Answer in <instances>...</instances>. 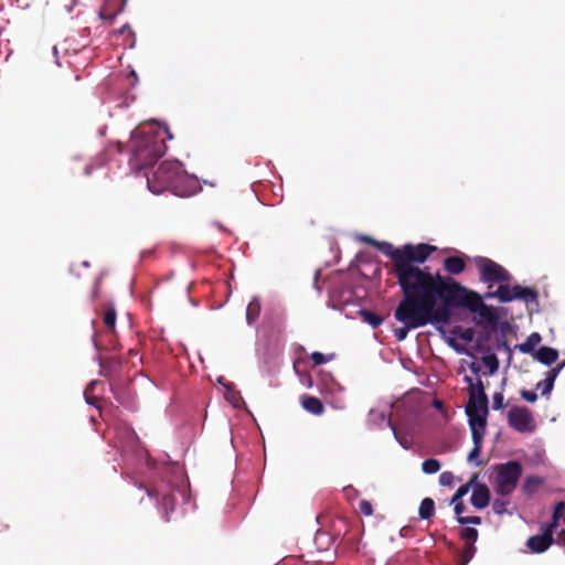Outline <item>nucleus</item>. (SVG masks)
<instances>
[{"mask_svg": "<svg viewBox=\"0 0 565 565\" xmlns=\"http://www.w3.org/2000/svg\"><path fill=\"white\" fill-rule=\"evenodd\" d=\"M469 428L471 430V438L473 445L483 446V438L487 430V418H470L468 419Z\"/></svg>", "mask_w": 565, "mask_h": 565, "instance_id": "obj_18", "label": "nucleus"}, {"mask_svg": "<svg viewBox=\"0 0 565 565\" xmlns=\"http://www.w3.org/2000/svg\"><path fill=\"white\" fill-rule=\"evenodd\" d=\"M102 278H98L95 282V287H94V291H93V296L96 297L97 296V290H98V285H99V281H100Z\"/></svg>", "mask_w": 565, "mask_h": 565, "instance_id": "obj_56", "label": "nucleus"}, {"mask_svg": "<svg viewBox=\"0 0 565 565\" xmlns=\"http://www.w3.org/2000/svg\"><path fill=\"white\" fill-rule=\"evenodd\" d=\"M551 544H552V532L550 529H547L541 535L531 536L526 542V546L533 553H543L551 546Z\"/></svg>", "mask_w": 565, "mask_h": 565, "instance_id": "obj_17", "label": "nucleus"}, {"mask_svg": "<svg viewBox=\"0 0 565 565\" xmlns=\"http://www.w3.org/2000/svg\"><path fill=\"white\" fill-rule=\"evenodd\" d=\"M437 302L403 296V299L395 309L394 317L402 324L408 327H424L427 323L444 324L448 320V312H435Z\"/></svg>", "mask_w": 565, "mask_h": 565, "instance_id": "obj_5", "label": "nucleus"}, {"mask_svg": "<svg viewBox=\"0 0 565 565\" xmlns=\"http://www.w3.org/2000/svg\"><path fill=\"white\" fill-rule=\"evenodd\" d=\"M394 434L395 439L404 449H411L413 446V439L409 435L401 433L394 426L391 427Z\"/></svg>", "mask_w": 565, "mask_h": 565, "instance_id": "obj_32", "label": "nucleus"}, {"mask_svg": "<svg viewBox=\"0 0 565 565\" xmlns=\"http://www.w3.org/2000/svg\"><path fill=\"white\" fill-rule=\"evenodd\" d=\"M522 472L523 467L516 460L499 465L494 478V492L501 497L510 495L516 489Z\"/></svg>", "mask_w": 565, "mask_h": 565, "instance_id": "obj_8", "label": "nucleus"}, {"mask_svg": "<svg viewBox=\"0 0 565 565\" xmlns=\"http://www.w3.org/2000/svg\"><path fill=\"white\" fill-rule=\"evenodd\" d=\"M435 250L436 247L429 244H405L402 252V263L409 267H420L419 264H424Z\"/></svg>", "mask_w": 565, "mask_h": 565, "instance_id": "obj_12", "label": "nucleus"}, {"mask_svg": "<svg viewBox=\"0 0 565 565\" xmlns=\"http://www.w3.org/2000/svg\"><path fill=\"white\" fill-rule=\"evenodd\" d=\"M369 424L372 427L383 428L392 427L391 414L388 409L373 408L369 413Z\"/></svg>", "mask_w": 565, "mask_h": 565, "instance_id": "obj_19", "label": "nucleus"}, {"mask_svg": "<svg viewBox=\"0 0 565 565\" xmlns=\"http://www.w3.org/2000/svg\"><path fill=\"white\" fill-rule=\"evenodd\" d=\"M360 241L364 242V243H367L370 245H373L375 246L381 253H383L385 256L390 257L393 263H394V267L393 269H397L398 266L402 263V252H403V246L399 247V248H395L393 246V244L388 243V242H385V241H376L370 236H366V235H361L359 237Z\"/></svg>", "mask_w": 565, "mask_h": 565, "instance_id": "obj_13", "label": "nucleus"}, {"mask_svg": "<svg viewBox=\"0 0 565 565\" xmlns=\"http://www.w3.org/2000/svg\"><path fill=\"white\" fill-rule=\"evenodd\" d=\"M542 483V479L537 477H527L523 484V490L525 492H531L534 487H537Z\"/></svg>", "mask_w": 565, "mask_h": 565, "instance_id": "obj_43", "label": "nucleus"}, {"mask_svg": "<svg viewBox=\"0 0 565 565\" xmlns=\"http://www.w3.org/2000/svg\"><path fill=\"white\" fill-rule=\"evenodd\" d=\"M260 313V301L258 297H254L246 308V321L250 326L253 324Z\"/></svg>", "mask_w": 565, "mask_h": 565, "instance_id": "obj_27", "label": "nucleus"}, {"mask_svg": "<svg viewBox=\"0 0 565 565\" xmlns=\"http://www.w3.org/2000/svg\"><path fill=\"white\" fill-rule=\"evenodd\" d=\"M77 3H78V2H77V0H71V3L65 6L66 11H67L68 13H71V12H72V10H73V8H74Z\"/></svg>", "mask_w": 565, "mask_h": 565, "instance_id": "obj_54", "label": "nucleus"}, {"mask_svg": "<svg viewBox=\"0 0 565 565\" xmlns=\"http://www.w3.org/2000/svg\"><path fill=\"white\" fill-rule=\"evenodd\" d=\"M359 315L363 322L367 323L372 328H377L383 323V318L367 309L359 310Z\"/></svg>", "mask_w": 565, "mask_h": 565, "instance_id": "obj_29", "label": "nucleus"}, {"mask_svg": "<svg viewBox=\"0 0 565 565\" xmlns=\"http://www.w3.org/2000/svg\"><path fill=\"white\" fill-rule=\"evenodd\" d=\"M454 504V511L457 516V522L462 525L473 524L479 525L481 523L480 516H462L461 514L466 510L465 504L461 501H456Z\"/></svg>", "mask_w": 565, "mask_h": 565, "instance_id": "obj_22", "label": "nucleus"}, {"mask_svg": "<svg viewBox=\"0 0 565 565\" xmlns=\"http://www.w3.org/2000/svg\"><path fill=\"white\" fill-rule=\"evenodd\" d=\"M99 384L98 381L94 380L92 381L87 387L84 391V397L88 405H92L96 407L97 409H100V406L97 404V398L92 396V393L94 392L95 387Z\"/></svg>", "mask_w": 565, "mask_h": 565, "instance_id": "obj_31", "label": "nucleus"}, {"mask_svg": "<svg viewBox=\"0 0 565 565\" xmlns=\"http://www.w3.org/2000/svg\"><path fill=\"white\" fill-rule=\"evenodd\" d=\"M128 78H129V79H132V81H131V85H132V86H135V85L137 84V82H138L137 73H136L134 70L129 72V74H128Z\"/></svg>", "mask_w": 565, "mask_h": 565, "instance_id": "obj_53", "label": "nucleus"}, {"mask_svg": "<svg viewBox=\"0 0 565 565\" xmlns=\"http://www.w3.org/2000/svg\"><path fill=\"white\" fill-rule=\"evenodd\" d=\"M172 138L169 128L154 120L134 129L130 140V170L138 174L157 162L167 151L166 140Z\"/></svg>", "mask_w": 565, "mask_h": 565, "instance_id": "obj_1", "label": "nucleus"}, {"mask_svg": "<svg viewBox=\"0 0 565 565\" xmlns=\"http://www.w3.org/2000/svg\"><path fill=\"white\" fill-rule=\"evenodd\" d=\"M115 447L119 448L122 457H129L145 462L146 467L152 471L157 470V462L148 457V454L141 448L138 436L135 430L126 425L119 424L115 428Z\"/></svg>", "mask_w": 565, "mask_h": 565, "instance_id": "obj_6", "label": "nucleus"}, {"mask_svg": "<svg viewBox=\"0 0 565 565\" xmlns=\"http://www.w3.org/2000/svg\"><path fill=\"white\" fill-rule=\"evenodd\" d=\"M53 54L56 56L57 55V47L56 46H53Z\"/></svg>", "mask_w": 565, "mask_h": 565, "instance_id": "obj_58", "label": "nucleus"}, {"mask_svg": "<svg viewBox=\"0 0 565 565\" xmlns=\"http://www.w3.org/2000/svg\"><path fill=\"white\" fill-rule=\"evenodd\" d=\"M435 405H436V407H440L441 403L440 402H436Z\"/></svg>", "mask_w": 565, "mask_h": 565, "instance_id": "obj_61", "label": "nucleus"}, {"mask_svg": "<svg viewBox=\"0 0 565 565\" xmlns=\"http://www.w3.org/2000/svg\"><path fill=\"white\" fill-rule=\"evenodd\" d=\"M520 395H521V397H522L524 401H526V402H529V403H534V402H536V399H537V395H536V393H535V392H533V391L522 390V391L520 392Z\"/></svg>", "mask_w": 565, "mask_h": 565, "instance_id": "obj_46", "label": "nucleus"}, {"mask_svg": "<svg viewBox=\"0 0 565 565\" xmlns=\"http://www.w3.org/2000/svg\"><path fill=\"white\" fill-rule=\"evenodd\" d=\"M443 303L447 308H467L471 312H478L483 316L487 306L483 298L478 294L468 290L452 278L448 282V288L444 290Z\"/></svg>", "mask_w": 565, "mask_h": 565, "instance_id": "obj_7", "label": "nucleus"}, {"mask_svg": "<svg viewBox=\"0 0 565 565\" xmlns=\"http://www.w3.org/2000/svg\"><path fill=\"white\" fill-rule=\"evenodd\" d=\"M482 450V446L473 445L472 449L468 454L467 461L470 465H473L476 467H479L482 465V460L480 459V454Z\"/></svg>", "mask_w": 565, "mask_h": 565, "instance_id": "obj_35", "label": "nucleus"}, {"mask_svg": "<svg viewBox=\"0 0 565 565\" xmlns=\"http://www.w3.org/2000/svg\"><path fill=\"white\" fill-rule=\"evenodd\" d=\"M470 502L478 510H482L488 507L490 502L489 488L483 483L476 484L472 489Z\"/></svg>", "mask_w": 565, "mask_h": 565, "instance_id": "obj_16", "label": "nucleus"}, {"mask_svg": "<svg viewBox=\"0 0 565 565\" xmlns=\"http://www.w3.org/2000/svg\"><path fill=\"white\" fill-rule=\"evenodd\" d=\"M147 186L153 194L170 191L178 196H191L200 190L199 180L189 174L178 160L162 161L151 177L145 173Z\"/></svg>", "mask_w": 565, "mask_h": 565, "instance_id": "obj_3", "label": "nucleus"}, {"mask_svg": "<svg viewBox=\"0 0 565 565\" xmlns=\"http://www.w3.org/2000/svg\"><path fill=\"white\" fill-rule=\"evenodd\" d=\"M83 266H84V267H88V266H89L88 262H87V260H84V262H83Z\"/></svg>", "mask_w": 565, "mask_h": 565, "instance_id": "obj_60", "label": "nucleus"}, {"mask_svg": "<svg viewBox=\"0 0 565 565\" xmlns=\"http://www.w3.org/2000/svg\"><path fill=\"white\" fill-rule=\"evenodd\" d=\"M444 268L451 275H459L465 270L466 263L459 256H449L444 259Z\"/></svg>", "mask_w": 565, "mask_h": 565, "instance_id": "obj_21", "label": "nucleus"}, {"mask_svg": "<svg viewBox=\"0 0 565 565\" xmlns=\"http://www.w3.org/2000/svg\"><path fill=\"white\" fill-rule=\"evenodd\" d=\"M413 329H417V327H408L403 324V327L394 329V337L397 341H404L407 338L408 332Z\"/></svg>", "mask_w": 565, "mask_h": 565, "instance_id": "obj_41", "label": "nucleus"}, {"mask_svg": "<svg viewBox=\"0 0 565 565\" xmlns=\"http://www.w3.org/2000/svg\"><path fill=\"white\" fill-rule=\"evenodd\" d=\"M507 420L511 428L521 434H532L536 428L532 412L524 406L511 407Z\"/></svg>", "mask_w": 565, "mask_h": 565, "instance_id": "obj_11", "label": "nucleus"}, {"mask_svg": "<svg viewBox=\"0 0 565 565\" xmlns=\"http://www.w3.org/2000/svg\"><path fill=\"white\" fill-rule=\"evenodd\" d=\"M121 365L117 358L99 360L100 373L105 377H110Z\"/></svg>", "mask_w": 565, "mask_h": 565, "instance_id": "obj_25", "label": "nucleus"}, {"mask_svg": "<svg viewBox=\"0 0 565 565\" xmlns=\"http://www.w3.org/2000/svg\"><path fill=\"white\" fill-rule=\"evenodd\" d=\"M483 298H498L501 302H510L515 299L523 300L526 303L537 302V294L534 289L519 285L513 287L501 285L495 291H488Z\"/></svg>", "mask_w": 565, "mask_h": 565, "instance_id": "obj_9", "label": "nucleus"}, {"mask_svg": "<svg viewBox=\"0 0 565 565\" xmlns=\"http://www.w3.org/2000/svg\"><path fill=\"white\" fill-rule=\"evenodd\" d=\"M224 398L234 407L239 408L243 404V397L238 391L235 390L234 384H223Z\"/></svg>", "mask_w": 565, "mask_h": 565, "instance_id": "obj_23", "label": "nucleus"}, {"mask_svg": "<svg viewBox=\"0 0 565 565\" xmlns=\"http://www.w3.org/2000/svg\"><path fill=\"white\" fill-rule=\"evenodd\" d=\"M92 171H93V166L92 164H87L85 167V174L86 175H90L92 174Z\"/></svg>", "mask_w": 565, "mask_h": 565, "instance_id": "obj_55", "label": "nucleus"}, {"mask_svg": "<svg viewBox=\"0 0 565 565\" xmlns=\"http://www.w3.org/2000/svg\"><path fill=\"white\" fill-rule=\"evenodd\" d=\"M455 477L450 471H444L439 476V484L441 487H452Z\"/></svg>", "mask_w": 565, "mask_h": 565, "instance_id": "obj_42", "label": "nucleus"}, {"mask_svg": "<svg viewBox=\"0 0 565 565\" xmlns=\"http://www.w3.org/2000/svg\"><path fill=\"white\" fill-rule=\"evenodd\" d=\"M559 365H563V367L565 366V361L563 363H561Z\"/></svg>", "mask_w": 565, "mask_h": 565, "instance_id": "obj_63", "label": "nucleus"}, {"mask_svg": "<svg viewBox=\"0 0 565 565\" xmlns=\"http://www.w3.org/2000/svg\"><path fill=\"white\" fill-rule=\"evenodd\" d=\"M299 376H300V382H301V384H302L303 386H306V387H308V388L312 386V380H311V376H310V375H308V374L303 373V374H301V375H299Z\"/></svg>", "mask_w": 565, "mask_h": 565, "instance_id": "obj_51", "label": "nucleus"}, {"mask_svg": "<svg viewBox=\"0 0 565 565\" xmlns=\"http://www.w3.org/2000/svg\"><path fill=\"white\" fill-rule=\"evenodd\" d=\"M541 340L542 338L540 333L533 332L526 338L524 342L518 344L516 349L524 354L533 353L534 348L541 342Z\"/></svg>", "mask_w": 565, "mask_h": 565, "instance_id": "obj_26", "label": "nucleus"}, {"mask_svg": "<svg viewBox=\"0 0 565 565\" xmlns=\"http://www.w3.org/2000/svg\"><path fill=\"white\" fill-rule=\"evenodd\" d=\"M359 510L362 514L369 516L373 514V507L370 501L361 500L359 503Z\"/></svg>", "mask_w": 565, "mask_h": 565, "instance_id": "obj_45", "label": "nucleus"}, {"mask_svg": "<svg viewBox=\"0 0 565 565\" xmlns=\"http://www.w3.org/2000/svg\"><path fill=\"white\" fill-rule=\"evenodd\" d=\"M553 387H554V382H553V380H552V379H547V377H545V380H544V381L539 382V383L536 384V388H537V390H541V394H542L543 396H547V395H550V394L552 393V391H553Z\"/></svg>", "mask_w": 565, "mask_h": 565, "instance_id": "obj_37", "label": "nucleus"}, {"mask_svg": "<svg viewBox=\"0 0 565 565\" xmlns=\"http://www.w3.org/2000/svg\"><path fill=\"white\" fill-rule=\"evenodd\" d=\"M117 151L121 152V145L119 142L117 143Z\"/></svg>", "mask_w": 565, "mask_h": 565, "instance_id": "obj_59", "label": "nucleus"}, {"mask_svg": "<svg viewBox=\"0 0 565 565\" xmlns=\"http://www.w3.org/2000/svg\"><path fill=\"white\" fill-rule=\"evenodd\" d=\"M440 462L439 460L435 458H428L423 461L422 463V470L426 475H434L440 470Z\"/></svg>", "mask_w": 565, "mask_h": 565, "instance_id": "obj_33", "label": "nucleus"}, {"mask_svg": "<svg viewBox=\"0 0 565 565\" xmlns=\"http://www.w3.org/2000/svg\"><path fill=\"white\" fill-rule=\"evenodd\" d=\"M504 407V396L501 392H497L492 397V408L494 411H501Z\"/></svg>", "mask_w": 565, "mask_h": 565, "instance_id": "obj_44", "label": "nucleus"}, {"mask_svg": "<svg viewBox=\"0 0 565 565\" xmlns=\"http://www.w3.org/2000/svg\"><path fill=\"white\" fill-rule=\"evenodd\" d=\"M126 6V0H103L98 10V19L113 23L115 18L119 15Z\"/></svg>", "mask_w": 565, "mask_h": 565, "instance_id": "obj_15", "label": "nucleus"}, {"mask_svg": "<svg viewBox=\"0 0 565 565\" xmlns=\"http://www.w3.org/2000/svg\"><path fill=\"white\" fill-rule=\"evenodd\" d=\"M534 356L540 363L544 365H552L558 358V351L551 347H541L534 353Z\"/></svg>", "mask_w": 565, "mask_h": 565, "instance_id": "obj_20", "label": "nucleus"}, {"mask_svg": "<svg viewBox=\"0 0 565 565\" xmlns=\"http://www.w3.org/2000/svg\"><path fill=\"white\" fill-rule=\"evenodd\" d=\"M217 383H218L220 385H222V386H223V384H228L227 382H225V380H224V377H223V376H218V377H217Z\"/></svg>", "mask_w": 565, "mask_h": 565, "instance_id": "obj_57", "label": "nucleus"}, {"mask_svg": "<svg viewBox=\"0 0 565 565\" xmlns=\"http://www.w3.org/2000/svg\"><path fill=\"white\" fill-rule=\"evenodd\" d=\"M565 510V503L564 502H557L554 507V512H553V520H554V523H556V521L558 520V518H561L562 513L564 512Z\"/></svg>", "mask_w": 565, "mask_h": 565, "instance_id": "obj_48", "label": "nucleus"}, {"mask_svg": "<svg viewBox=\"0 0 565 565\" xmlns=\"http://www.w3.org/2000/svg\"><path fill=\"white\" fill-rule=\"evenodd\" d=\"M475 264L480 271L481 280L484 282H508L511 279L509 271L490 258L476 257Z\"/></svg>", "mask_w": 565, "mask_h": 565, "instance_id": "obj_10", "label": "nucleus"}, {"mask_svg": "<svg viewBox=\"0 0 565 565\" xmlns=\"http://www.w3.org/2000/svg\"><path fill=\"white\" fill-rule=\"evenodd\" d=\"M403 296H412L437 302L444 300V290L448 288L450 277L433 273L430 267H409L401 264L393 269Z\"/></svg>", "mask_w": 565, "mask_h": 565, "instance_id": "obj_2", "label": "nucleus"}, {"mask_svg": "<svg viewBox=\"0 0 565 565\" xmlns=\"http://www.w3.org/2000/svg\"><path fill=\"white\" fill-rule=\"evenodd\" d=\"M114 395H115V398L118 401V403L125 405V406H128L126 399H125V396H124V393H119L117 391H114Z\"/></svg>", "mask_w": 565, "mask_h": 565, "instance_id": "obj_52", "label": "nucleus"}, {"mask_svg": "<svg viewBox=\"0 0 565 565\" xmlns=\"http://www.w3.org/2000/svg\"><path fill=\"white\" fill-rule=\"evenodd\" d=\"M460 537L466 543L475 544L478 539V531L475 527H465L460 531Z\"/></svg>", "mask_w": 565, "mask_h": 565, "instance_id": "obj_36", "label": "nucleus"}, {"mask_svg": "<svg viewBox=\"0 0 565 565\" xmlns=\"http://www.w3.org/2000/svg\"><path fill=\"white\" fill-rule=\"evenodd\" d=\"M463 381L468 384V395H477L481 396L482 394H486L484 392V385L481 381V379H472L468 375L463 377Z\"/></svg>", "mask_w": 565, "mask_h": 565, "instance_id": "obj_28", "label": "nucleus"}, {"mask_svg": "<svg viewBox=\"0 0 565 565\" xmlns=\"http://www.w3.org/2000/svg\"><path fill=\"white\" fill-rule=\"evenodd\" d=\"M301 405L307 412L313 415H321L324 411L321 401L315 396H303L301 398Z\"/></svg>", "mask_w": 565, "mask_h": 565, "instance_id": "obj_24", "label": "nucleus"}, {"mask_svg": "<svg viewBox=\"0 0 565 565\" xmlns=\"http://www.w3.org/2000/svg\"><path fill=\"white\" fill-rule=\"evenodd\" d=\"M468 490H469V486L468 484L460 487L457 490V492L455 493V495L452 497L451 503H456V501H460L461 498L467 494Z\"/></svg>", "mask_w": 565, "mask_h": 565, "instance_id": "obj_47", "label": "nucleus"}, {"mask_svg": "<svg viewBox=\"0 0 565 565\" xmlns=\"http://www.w3.org/2000/svg\"><path fill=\"white\" fill-rule=\"evenodd\" d=\"M333 356H334L333 354L327 355L321 352H312L310 355L311 360L313 361V363L316 365H321L323 363H327V362L331 361L333 359Z\"/></svg>", "mask_w": 565, "mask_h": 565, "instance_id": "obj_40", "label": "nucleus"}, {"mask_svg": "<svg viewBox=\"0 0 565 565\" xmlns=\"http://www.w3.org/2000/svg\"><path fill=\"white\" fill-rule=\"evenodd\" d=\"M104 323L109 329H115L116 326V310L114 307L107 308L105 316H104Z\"/></svg>", "mask_w": 565, "mask_h": 565, "instance_id": "obj_38", "label": "nucleus"}, {"mask_svg": "<svg viewBox=\"0 0 565 565\" xmlns=\"http://www.w3.org/2000/svg\"><path fill=\"white\" fill-rule=\"evenodd\" d=\"M188 480L178 467L164 468L160 480H150L146 488L150 499H154L158 509L162 512V519L169 521V513L173 512L175 495H180L184 502L190 500Z\"/></svg>", "mask_w": 565, "mask_h": 565, "instance_id": "obj_4", "label": "nucleus"}, {"mask_svg": "<svg viewBox=\"0 0 565 565\" xmlns=\"http://www.w3.org/2000/svg\"><path fill=\"white\" fill-rule=\"evenodd\" d=\"M562 543L565 545V536L562 539Z\"/></svg>", "mask_w": 565, "mask_h": 565, "instance_id": "obj_62", "label": "nucleus"}, {"mask_svg": "<svg viewBox=\"0 0 565 565\" xmlns=\"http://www.w3.org/2000/svg\"><path fill=\"white\" fill-rule=\"evenodd\" d=\"M434 512H435L434 500L430 498H425L419 505V510H418L419 518L422 520H429L434 515Z\"/></svg>", "mask_w": 565, "mask_h": 565, "instance_id": "obj_30", "label": "nucleus"}, {"mask_svg": "<svg viewBox=\"0 0 565 565\" xmlns=\"http://www.w3.org/2000/svg\"><path fill=\"white\" fill-rule=\"evenodd\" d=\"M468 403L466 405V415L470 418H488V396L482 394L481 396L468 395Z\"/></svg>", "mask_w": 565, "mask_h": 565, "instance_id": "obj_14", "label": "nucleus"}, {"mask_svg": "<svg viewBox=\"0 0 565 565\" xmlns=\"http://www.w3.org/2000/svg\"><path fill=\"white\" fill-rule=\"evenodd\" d=\"M482 362L488 367L489 375H493L499 370V360L494 353L483 355Z\"/></svg>", "mask_w": 565, "mask_h": 565, "instance_id": "obj_34", "label": "nucleus"}, {"mask_svg": "<svg viewBox=\"0 0 565 565\" xmlns=\"http://www.w3.org/2000/svg\"><path fill=\"white\" fill-rule=\"evenodd\" d=\"M563 370V365H557L556 367L552 369L547 372L546 377L552 379L555 383L556 377L558 376L559 372Z\"/></svg>", "mask_w": 565, "mask_h": 565, "instance_id": "obj_49", "label": "nucleus"}, {"mask_svg": "<svg viewBox=\"0 0 565 565\" xmlns=\"http://www.w3.org/2000/svg\"><path fill=\"white\" fill-rule=\"evenodd\" d=\"M468 366H469V370L471 371V373L476 376V379H480V372H481L480 365L477 362H471V363H469Z\"/></svg>", "mask_w": 565, "mask_h": 565, "instance_id": "obj_50", "label": "nucleus"}, {"mask_svg": "<svg viewBox=\"0 0 565 565\" xmlns=\"http://www.w3.org/2000/svg\"><path fill=\"white\" fill-rule=\"evenodd\" d=\"M508 505H509V501L495 499L492 502V511L498 515L509 513Z\"/></svg>", "mask_w": 565, "mask_h": 565, "instance_id": "obj_39", "label": "nucleus"}]
</instances>
